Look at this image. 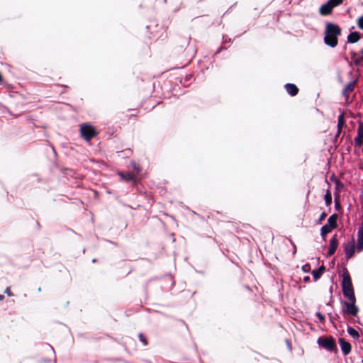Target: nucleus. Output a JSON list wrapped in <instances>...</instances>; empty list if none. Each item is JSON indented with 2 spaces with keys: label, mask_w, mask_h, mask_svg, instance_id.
<instances>
[{
  "label": "nucleus",
  "mask_w": 363,
  "mask_h": 363,
  "mask_svg": "<svg viewBox=\"0 0 363 363\" xmlns=\"http://www.w3.org/2000/svg\"><path fill=\"white\" fill-rule=\"evenodd\" d=\"M316 316L318 317L320 323H321L323 324L325 323V315L323 314H322L320 312H318V313H316Z\"/></svg>",
  "instance_id": "25"
},
{
  "label": "nucleus",
  "mask_w": 363,
  "mask_h": 363,
  "mask_svg": "<svg viewBox=\"0 0 363 363\" xmlns=\"http://www.w3.org/2000/svg\"><path fill=\"white\" fill-rule=\"evenodd\" d=\"M357 237V250L358 252H361L363 250V223L361 224L358 229Z\"/></svg>",
  "instance_id": "11"
},
{
  "label": "nucleus",
  "mask_w": 363,
  "mask_h": 363,
  "mask_svg": "<svg viewBox=\"0 0 363 363\" xmlns=\"http://www.w3.org/2000/svg\"><path fill=\"white\" fill-rule=\"evenodd\" d=\"M317 343L329 352H337L335 340L332 336H321L318 339Z\"/></svg>",
  "instance_id": "5"
},
{
  "label": "nucleus",
  "mask_w": 363,
  "mask_h": 363,
  "mask_svg": "<svg viewBox=\"0 0 363 363\" xmlns=\"http://www.w3.org/2000/svg\"><path fill=\"white\" fill-rule=\"evenodd\" d=\"M223 43L225 44V43H230L231 42V39L229 38V39H225L224 37H223Z\"/></svg>",
  "instance_id": "34"
},
{
  "label": "nucleus",
  "mask_w": 363,
  "mask_h": 363,
  "mask_svg": "<svg viewBox=\"0 0 363 363\" xmlns=\"http://www.w3.org/2000/svg\"><path fill=\"white\" fill-rule=\"evenodd\" d=\"M342 289L343 295L345 298H354V296L355 295L352 279L348 270L346 268L343 269Z\"/></svg>",
  "instance_id": "3"
},
{
  "label": "nucleus",
  "mask_w": 363,
  "mask_h": 363,
  "mask_svg": "<svg viewBox=\"0 0 363 363\" xmlns=\"http://www.w3.org/2000/svg\"><path fill=\"white\" fill-rule=\"evenodd\" d=\"M326 216H327V213H326V212H325V211H323V212L320 214V217H319V218H318V223H321L323 220H325V218H326Z\"/></svg>",
  "instance_id": "28"
},
{
  "label": "nucleus",
  "mask_w": 363,
  "mask_h": 363,
  "mask_svg": "<svg viewBox=\"0 0 363 363\" xmlns=\"http://www.w3.org/2000/svg\"><path fill=\"white\" fill-rule=\"evenodd\" d=\"M302 269L305 272H308L311 270V265L309 264H306L302 267Z\"/></svg>",
  "instance_id": "29"
},
{
  "label": "nucleus",
  "mask_w": 363,
  "mask_h": 363,
  "mask_svg": "<svg viewBox=\"0 0 363 363\" xmlns=\"http://www.w3.org/2000/svg\"><path fill=\"white\" fill-rule=\"evenodd\" d=\"M312 274H313L314 280L316 281L322 276L323 274L321 272H320L318 271V269H315V270L313 271Z\"/></svg>",
  "instance_id": "24"
},
{
  "label": "nucleus",
  "mask_w": 363,
  "mask_h": 363,
  "mask_svg": "<svg viewBox=\"0 0 363 363\" xmlns=\"http://www.w3.org/2000/svg\"><path fill=\"white\" fill-rule=\"evenodd\" d=\"M284 87L287 93L291 96H294L298 93V88L294 84H286Z\"/></svg>",
  "instance_id": "12"
},
{
  "label": "nucleus",
  "mask_w": 363,
  "mask_h": 363,
  "mask_svg": "<svg viewBox=\"0 0 363 363\" xmlns=\"http://www.w3.org/2000/svg\"><path fill=\"white\" fill-rule=\"evenodd\" d=\"M338 218V216L336 213L330 216L328 219V225L335 229L337 227V220Z\"/></svg>",
  "instance_id": "15"
},
{
  "label": "nucleus",
  "mask_w": 363,
  "mask_h": 363,
  "mask_svg": "<svg viewBox=\"0 0 363 363\" xmlns=\"http://www.w3.org/2000/svg\"><path fill=\"white\" fill-rule=\"evenodd\" d=\"M335 208L337 211H339L341 208V204L338 197L335 199Z\"/></svg>",
  "instance_id": "26"
},
{
  "label": "nucleus",
  "mask_w": 363,
  "mask_h": 363,
  "mask_svg": "<svg viewBox=\"0 0 363 363\" xmlns=\"http://www.w3.org/2000/svg\"><path fill=\"white\" fill-rule=\"evenodd\" d=\"M347 74L350 77V80L347 83L342 92V94L345 98L346 101L348 100L350 94L354 91L357 85L359 75V69H350Z\"/></svg>",
  "instance_id": "2"
},
{
  "label": "nucleus",
  "mask_w": 363,
  "mask_h": 363,
  "mask_svg": "<svg viewBox=\"0 0 363 363\" xmlns=\"http://www.w3.org/2000/svg\"><path fill=\"white\" fill-rule=\"evenodd\" d=\"M347 332L354 339H358L359 337V334L358 331L352 328V327H348Z\"/></svg>",
  "instance_id": "19"
},
{
  "label": "nucleus",
  "mask_w": 363,
  "mask_h": 363,
  "mask_svg": "<svg viewBox=\"0 0 363 363\" xmlns=\"http://www.w3.org/2000/svg\"><path fill=\"white\" fill-rule=\"evenodd\" d=\"M187 65H188V64H185V65H184L175 66V67H174L173 68H179V69H182V68H185Z\"/></svg>",
  "instance_id": "33"
},
{
  "label": "nucleus",
  "mask_w": 363,
  "mask_h": 363,
  "mask_svg": "<svg viewBox=\"0 0 363 363\" xmlns=\"http://www.w3.org/2000/svg\"><path fill=\"white\" fill-rule=\"evenodd\" d=\"M341 350L345 356H347L351 352L352 346L350 343L346 341L344 338H340L338 340Z\"/></svg>",
  "instance_id": "9"
},
{
  "label": "nucleus",
  "mask_w": 363,
  "mask_h": 363,
  "mask_svg": "<svg viewBox=\"0 0 363 363\" xmlns=\"http://www.w3.org/2000/svg\"><path fill=\"white\" fill-rule=\"evenodd\" d=\"M9 296H13V294L12 293L11 290V288L10 287H7L6 289H5V291H4Z\"/></svg>",
  "instance_id": "30"
},
{
  "label": "nucleus",
  "mask_w": 363,
  "mask_h": 363,
  "mask_svg": "<svg viewBox=\"0 0 363 363\" xmlns=\"http://www.w3.org/2000/svg\"><path fill=\"white\" fill-rule=\"evenodd\" d=\"M336 184H337V187H340V188L344 187V184L340 180H336Z\"/></svg>",
  "instance_id": "31"
},
{
  "label": "nucleus",
  "mask_w": 363,
  "mask_h": 363,
  "mask_svg": "<svg viewBox=\"0 0 363 363\" xmlns=\"http://www.w3.org/2000/svg\"><path fill=\"white\" fill-rule=\"evenodd\" d=\"M328 2L333 8H335L340 5L343 2V0H328Z\"/></svg>",
  "instance_id": "22"
},
{
  "label": "nucleus",
  "mask_w": 363,
  "mask_h": 363,
  "mask_svg": "<svg viewBox=\"0 0 363 363\" xmlns=\"http://www.w3.org/2000/svg\"><path fill=\"white\" fill-rule=\"evenodd\" d=\"M333 228L330 226H328V225H325L323 226H322L321 229H320V234H321V236L323 237V240H325V236L328 233H329L331 230Z\"/></svg>",
  "instance_id": "18"
},
{
  "label": "nucleus",
  "mask_w": 363,
  "mask_h": 363,
  "mask_svg": "<svg viewBox=\"0 0 363 363\" xmlns=\"http://www.w3.org/2000/svg\"><path fill=\"white\" fill-rule=\"evenodd\" d=\"M347 298L350 301L349 302L344 301V303H343V304L345 306V308L342 309L343 313L352 315L353 316H357L358 311H359V308L355 305V302H356L355 296H354V298Z\"/></svg>",
  "instance_id": "6"
},
{
  "label": "nucleus",
  "mask_w": 363,
  "mask_h": 363,
  "mask_svg": "<svg viewBox=\"0 0 363 363\" xmlns=\"http://www.w3.org/2000/svg\"><path fill=\"white\" fill-rule=\"evenodd\" d=\"M357 26L360 29L363 30V15L358 18Z\"/></svg>",
  "instance_id": "27"
},
{
  "label": "nucleus",
  "mask_w": 363,
  "mask_h": 363,
  "mask_svg": "<svg viewBox=\"0 0 363 363\" xmlns=\"http://www.w3.org/2000/svg\"><path fill=\"white\" fill-rule=\"evenodd\" d=\"M310 281V277H306L303 278V281L304 282H308Z\"/></svg>",
  "instance_id": "36"
},
{
  "label": "nucleus",
  "mask_w": 363,
  "mask_h": 363,
  "mask_svg": "<svg viewBox=\"0 0 363 363\" xmlns=\"http://www.w3.org/2000/svg\"><path fill=\"white\" fill-rule=\"evenodd\" d=\"M3 82V77L1 76V74H0V84L2 83Z\"/></svg>",
  "instance_id": "39"
},
{
  "label": "nucleus",
  "mask_w": 363,
  "mask_h": 363,
  "mask_svg": "<svg viewBox=\"0 0 363 363\" xmlns=\"http://www.w3.org/2000/svg\"><path fill=\"white\" fill-rule=\"evenodd\" d=\"M360 39L359 33L357 31L350 33L347 36V42L355 43Z\"/></svg>",
  "instance_id": "16"
},
{
  "label": "nucleus",
  "mask_w": 363,
  "mask_h": 363,
  "mask_svg": "<svg viewBox=\"0 0 363 363\" xmlns=\"http://www.w3.org/2000/svg\"><path fill=\"white\" fill-rule=\"evenodd\" d=\"M138 337H139L140 341L143 343V345L146 346L148 345L147 339L143 333H140L138 335Z\"/></svg>",
  "instance_id": "23"
},
{
  "label": "nucleus",
  "mask_w": 363,
  "mask_h": 363,
  "mask_svg": "<svg viewBox=\"0 0 363 363\" xmlns=\"http://www.w3.org/2000/svg\"><path fill=\"white\" fill-rule=\"evenodd\" d=\"M118 175L120 176L121 179L124 182H133V183L136 182V177L133 174L118 172Z\"/></svg>",
  "instance_id": "13"
},
{
  "label": "nucleus",
  "mask_w": 363,
  "mask_h": 363,
  "mask_svg": "<svg viewBox=\"0 0 363 363\" xmlns=\"http://www.w3.org/2000/svg\"><path fill=\"white\" fill-rule=\"evenodd\" d=\"M325 201L326 206H330L332 203V195L329 190L326 191V194H325Z\"/></svg>",
  "instance_id": "20"
},
{
  "label": "nucleus",
  "mask_w": 363,
  "mask_h": 363,
  "mask_svg": "<svg viewBox=\"0 0 363 363\" xmlns=\"http://www.w3.org/2000/svg\"><path fill=\"white\" fill-rule=\"evenodd\" d=\"M337 246H338L337 235L335 234L332 237V238L330 240V247H329V250L328 252V257H330L335 254Z\"/></svg>",
  "instance_id": "10"
},
{
  "label": "nucleus",
  "mask_w": 363,
  "mask_h": 363,
  "mask_svg": "<svg viewBox=\"0 0 363 363\" xmlns=\"http://www.w3.org/2000/svg\"><path fill=\"white\" fill-rule=\"evenodd\" d=\"M345 257L347 259H349L353 257L355 252V244L354 239H352L350 242L345 245Z\"/></svg>",
  "instance_id": "8"
},
{
  "label": "nucleus",
  "mask_w": 363,
  "mask_h": 363,
  "mask_svg": "<svg viewBox=\"0 0 363 363\" xmlns=\"http://www.w3.org/2000/svg\"><path fill=\"white\" fill-rule=\"evenodd\" d=\"M333 9V8L327 1L325 4L320 6L319 11L321 15L327 16L332 13Z\"/></svg>",
  "instance_id": "14"
},
{
  "label": "nucleus",
  "mask_w": 363,
  "mask_h": 363,
  "mask_svg": "<svg viewBox=\"0 0 363 363\" xmlns=\"http://www.w3.org/2000/svg\"><path fill=\"white\" fill-rule=\"evenodd\" d=\"M223 49H226V48H225L223 45L220 46L218 51H217V53L220 52Z\"/></svg>",
  "instance_id": "37"
},
{
  "label": "nucleus",
  "mask_w": 363,
  "mask_h": 363,
  "mask_svg": "<svg viewBox=\"0 0 363 363\" xmlns=\"http://www.w3.org/2000/svg\"><path fill=\"white\" fill-rule=\"evenodd\" d=\"M79 133L81 137L86 141H90L98 135L95 128L86 123L80 125Z\"/></svg>",
  "instance_id": "4"
},
{
  "label": "nucleus",
  "mask_w": 363,
  "mask_h": 363,
  "mask_svg": "<svg viewBox=\"0 0 363 363\" xmlns=\"http://www.w3.org/2000/svg\"><path fill=\"white\" fill-rule=\"evenodd\" d=\"M340 27L334 23L328 22L325 30L324 43L329 47L335 48L337 45L338 36L341 35Z\"/></svg>",
  "instance_id": "1"
},
{
  "label": "nucleus",
  "mask_w": 363,
  "mask_h": 363,
  "mask_svg": "<svg viewBox=\"0 0 363 363\" xmlns=\"http://www.w3.org/2000/svg\"><path fill=\"white\" fill-rule=\"evenodd\" d=\"M345 116H344V113H342L339 116H338V120H337V128H342L343 125H345Z\"/></svg>",
  "instance_id": "21"
},
{
  "label": "nucleus",
  "mask_w": 363,
  "mask_h": 363,
  "mask_svg": "<svg viewBox=\"0 0 363 363\" xmlns=\"http://www.w3.org/2000/svg\"><path fill=\"white\" fill-rule=\"evenodd\" d=\"M4 299V296L2 294H0V301H3Z\"/></svg>",
  "instance_id": "38"
},
{
  "label": "nucleus",
  "mask_w": 363,
  "mask_h": 363,
  "mask_svg": "<svg viewBox=\"0 0 363 363\" xmlns=\"http://www.w3.org/2000/svg\"><path fill=\"white\" fill-rule=\"evenodd\" d=\"M342 129V128H337L336 137L339 136V135L341 133Z\"/></svg>",
  "instance_id": "35"
},
{
  "label": "nucleus",
  "mask_w": 363,
  "mask_h": 363,
  "mask_svg": "<svg viewBox=\"0 0 363 363\" xmlns=\"http://www.w3.org/2000/svg\"><path fill=\"white\" fill-rule=\"evenodd\" d=\"M318 269V271H319L320 272H321L322 274H323V272H325V266H324V265H322V266H320Z\"/></svg>",
  "instance_id": "32"
},
{
  "label": "nucleus",
  "mask_w": 363,
  "mask_h": 363,
  "mask_svg": "<svg viewBox=\"0 0 363 363\" xmlns=\"http://www.w3.org/2000/svg\"><path fill=\"white\" fill-rule=\"evenodd\" d=\"M362 55L361 57H358L357 55L354 52H351L352 59L353 60L354 65L356 66L360 65V62L363 60V49L362 50Z\"/></svg>",
  "instance_id": "17"
},
{
  "label": "nucleus",
  "mask_w": 363,
  "mask_h": 363,
  "mask_svg": "<svg viewBox=\"0 0 363 363\" xmlns=\"http://www.w3.org/2000/svg\"><path fill=\"white\" fill-rule=\"evenodd\" d=\"M357 135L354 140V147L359 148L363 145V121H358Z\"/></svg>",
  "instance_id": "7"
}]
</instances>
